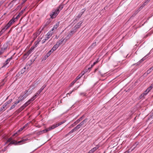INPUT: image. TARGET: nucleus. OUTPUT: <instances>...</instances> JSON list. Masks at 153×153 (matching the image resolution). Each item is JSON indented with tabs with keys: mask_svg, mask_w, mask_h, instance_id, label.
<instances>
[{
	"mask_svg": "<svg viewBox=\"0 0 153 153\" xmlns=\"http://www.w3.org/2000/svg\"><path fill=\"white\" fill-rule=\"evenodd\" d=\"M63 7V5H60L56 9L53 10L52 13L50 15L51 18L53 19L56 17L59 12L62 9Z\"/></svg>",
	"mask_w": 153,
	"mask_h": 153,
	"instance_id": "nucleus-1",
	"label": "nucleus"
},
{
	"mask_svg": "<svg viewBox=\"0 0 153 153\" xmlns=\"http://www.w3.org/2000/svg\"><path fill=\"white\" fill-rule=\"evenodd\" d=\"M33 89V88L31 89V88H30L28 90L25 91L22 95H21L22 97L24 99L28 95L31 94L32 92V90Z\"/></svg>",
	"mask_w": 153,
	"mask_h": 153,
	"instance_id": "nucleus-2",
	"label": "nucleus"
},
{
	"mask_svg": "<svg viewBox=\"0 0 153 153\" xmlns=\"http://www.w3.org/2000/svg\"><path fill=\"white\" fill-rule=\"evenodd\" d=\"M84 74H82L81 75H78L77 77L71 83V84L69 85L70 87H72V86L74 83L77 81V80H78V79H79Z\"/></svg>",
	"mask_w": 153,
	"mask_h": 153,
	"instance_id": "nucleus-3",
	"label": "nucleus"
},
{
	"mask_svg": "<svg viewBox=\"0 0 153 153\" xmlns=\"http://www.w3.org/2000/svg\"><path fill=\"white\" fill-rule=\"evenodd\" d=\"M42 91L40 89L37 92L36 94L33 98L28 100V102H29L30 101H32L34 100L36 98L37 95H39L41 92Z\"/></svg>",
	"mask_w": 153,
	"mask_h": 153,
	"instance_id": "nucleus-4",
	"label": "nucleus"
},
{
	"mask_svg": "<svg viewBox=\"0 0 153 153\" xmlns=\"http://www.w3.org/2000/svg\"><path fill=\"white\" fill-rule=\"evenodd\" d=\"M54 31H53L51 30L49 31L46 35V38L47 39H48L54 33Z\"/></svg>",
	"mask_w": 153,
	"mask_h": 153,
	"instance_id": "nucleus-5",
	"label": "nucleus"
},
{
	"mask_svg": "<svg viewBox=\"0 0 153 153\" xmlns=\"http://www.w3.org/2000/svg\"><path fill=\"white\" fill-rule=\"evenodd\" d=\"M30 101L29 102L28 101L24 105L20 108L19 109V110L21 111L23 110L26 106H27L28 105V104L30 103Z\"/></svg>",
	"mask_w": 153,
	"mask_h": 153,
	"instance_id": "nucleus-6",
	"label": "nucleus"
},
{
	"mask_svg": "<svg viewBox=\"0 0 153 153\" xmlns=\"http://www.w3.org/2000/svg\"><path fill=\"white\" fill-rule=\"evenodd\" d=\"M59 23H56L55 25H54L53 28L51 30L54 31V32L57 30V28L58 27L59 25Z\"/></svg>",
	"mask_w": 153,
	"mask_h": 153,
	"instance_id": "nucleus-7",
	"label": "nucleus"
},
{
	"mask_svg": "<svg viewBox=\"0 0 153 153\" xmlns=\"http://www.w3.org/2000/svg\"><path fill=\"white\" fill-rule=\"evenodd\" d=\"M88 121V119H84L83 121L81 122L79 125L81 126L83 125H85L86 123Z\"/></svg>",
	"mask_w": 153,
	"mask_h": 153,
	"instance_id": "nucleus-8",
	"label": "nucleus"
},
{
	"mask_svg": "<svg viewBox=\"0 0 153 153\" xmlns=\"http://www.w3.org/2000/svg\"><path fill=\"white\" fill-rule=\"evenodd\" d=\"M59 47V46H58V45H57V44H56L54 45L53 48L51 50L52 51V52H53L54 51H55Z\"/></svg>",
	"mask_w": 153,
	"mask_h": 153,
	"instance_id": "nucleus-9",
	"label": "nucleus"
},
{
	"mask_svg": "<svg viewBox=\"0 0 153 153\" xmlns=\"http://www.w3.org/2000/svg\"><path fill=\"white\" fill-rule=\"evenodd\" d=\"M12 59V58L10 57L7 59L4 64L3 67H6L9 62Z\"/></svg>",
	"mask_w": 153,
	"mask_h": 153,
	"instance_id": "nucleus-10",
	"label": "nucleus"
},
{
	"mask_svg": "<svg viewBox=\"0 0 153 153\" xmlns=\"http://www.w3.org/2000/svg\"><path fill=\"white\" fill-rule=\"evenodd\" d=\"M24 99L21 96H20L19 97V100L15 102V105H17L18 103H19L20 101H22Z\"/></svg>",
	"mask_w": 153,
	"mask_h": 153,
	"instance_id": "nucleus-11",
	"label": "nucleus"
},
{
	"mask_svg": "<svg viewBox=\"0 0 153 153\" xmlns=\"http://www.w3.org/2000/svg\"><path fill=\"white\" fill-rule=\"evenodd\" d=\"M25 128V126H23L22 128H20L18 131L17 132L15 133L13 136V137L14 136H15L17 135L19 132H20V131H22L24 128Z\"/></svg>",
	"mask_w": 153,
	"mask_h": 153,
	"instance_id": "nucleus-12",
	"label": "nucleus"
},
{
	"mask_svg": "<svg viewBox=\"0 0 153 153\" xmlns=\"http://www.w3.org/2000/svg\"><path fill=\"white\" fill-rule=\"evenodd\" d=\"M64 39L63 38H62L56 44L58 45L59 46L60 45L62 44L63 42Z\"/></svg>",
	"mask_w": 153,
	"mask_h": 153,
	"instance_id": "nucleus-13",
	"label": "nucleus"
},
{
	"mask_svg": "<svg viewBox=\"0 0 153 153\" xmlns=\"http://www.w3.org/2000/svg\"><path fill=\"white\" fill-rule=\"evenodd\" d=\"M98 147H95L93 148L91 150L89 151L88 153H93L98 149Z\"/></svg>",
	"mask_w": 153,
	"mask_h": 153,
	"instance_id": "nucleus-14",
	"label": "nucleus"
},
{
	"mask_svg": "<svg viewBox=\"0 0 153 153\" xmlns=\"http://www.w3.org/2000/svg\"><path fill=\"white\" fill-rule=\"evenodd\" d=\"M150 0H147L140 7V8H139V10H138V12H139L141 9L145 5H146V4L147 3V1H149Z\"/></svg>",
	"mask_w": 153,
	"mask_h": 153,
	"instance_id": "nucleus-15",
	"label": "nucleus"
},
{
	"mask_svg": "<svg viewBox=\"0 0 153 153\" xmlns=\"http://www.w3.org/2000/svg\"><path fill=\"white\" fill-rule=\"evenodd\" d=\"M18 143V142H17L15 140H13L11 141L10 143L9 144V145L11 144L16 145Z\"/></svg>",
	"mask_w": 153,
	"mask_h": 153,
	"instance_id": "nucleus-16",
	"label": "nucleus"
},
{
	"mask_svg": "<svg viewBox=\"0 0 153 153\" xmlns=\"http://www.w3.org/2000/svg\"><path fill=\"white\" fill-rule=\"evenodd\" d=\"M27 140H28L27 139H23L22 140L18 141V143H22H22H24L25 141Z\"/></svg>",
	"mask_w": 153,
	"mask_h": 153,
	"instance_id": "nucleus-17",
	"label": "nucleus"
},
{
	"mask_svg": "<svg viewBox=\"0 0 153 153\" xmlns=\"http://www.w3.org/2000/svg\"><path fill=\"white\" fill-rule=\"evenodd\" d=\"M52 51L51 50L50 51L46 54L45 55V57L48 58V56H49L51 54V53H52Z\"/></svg>",
	"mask_w": 153,
	"mask_h": 153,
	"instance_id": "nucleus-18",
	"label": "nucleus"
},
{
	"mask_svg": "<svg viewBox=\"0 0 153 153\" xmlns=\"http://www.w3.org/2000/svg\"><path fill=\"white\" fill-rule=\"evenodd\" d=\"M15 19H12L8 23L10 25H11L13 23L15 22Z\"/></svg>",
	"mask_w": 153,
	"mask_h": 153,
	"instance_id": "nucleus-19",
	"label": "nucleus"
},
{
	"mask_svg": "<svg viewBox=\"0 0 153 153\" xmlns=\"http://www.w3.org/2000/svg\"><path fill=\"white\" fill-rule=\"evenodd\" d=\"M11 25L8 23L3 28H5V30L7 29L9 27H10Z\"/></svg>",
	"mask_w": 153,
	"mask_h": 153,
	"instance_id": "nucleus-20",
	"label": "nucleus"
},
{
	"mask_svg": "<svg viewBox=\"0 0 153 153\" xmlns=\"http://www.w3.org/2000/svg\"><path fill=\"white\" fill-rule=\"evenodd\" d=\"M48 131L47 129H45V130L42 131L40 132V134H42L43 133H45L48 132Z\"/></svg>",
	"mask_w": 153,
	"mask_h": 153,
	"instance_id": "nucleus-21",
	"label": "nucleus"
},
{
	"mask_svg": "<svg viewBox=\"0 0 153 153\" xmlns=\"http://www.w3.org/2000/svg\"><path fill=\"white\" fill-rule=\"evenodd\" d=\"M78 88V87H75V88H74V89H73V90L71 92H70V93H68L67 94V95L68 94H71L72 93V92L74 91V90H76L77 89V88Z\"/></svg>",
	"mask_w": 153,
	"mask_h": 153,
	"instance_id": "nucleus-22",
	"label": "nucleus"
},
{
	"mask_svg": "<svg viewBox=\"0 0 153 153\" xmlns=\"http://www.w3.org/2000/svg\"><path fill=\"white\" fill-rule=\"evenodd\" d=\"M85 10L83 9L82 10V11L81 12V13L79 15L78 18H80L81 17V16L82 14Z\"/></svg>",
	"mask_w": 153,
	"mask_h": 153,
	"instance_id": "nucleus-23",
	"label": "nucleus"
},
{
	"mask_svg": "<svg viewBox=\"0 0 153 153\" xmlns=\"http://www.w3.org/2000/svg\"><path fill=\"white\" fill-rule=\"evenodd\" d=\"M152 85H151L146 89L147 91L148 92H149L150 90L152 89Z\"/></svg>",
	"mask_w": 153,
	"mask_h": 153,
	"instance_id": "nucleus-24",
	"label": "nucleus"
},
{
	"mask_svg": "<svg viewBox=\"0 0 153 153\" xmlns=\"http://www.w3.org/2000/svg\"><path fill=\"white\" fill-rule=\"evenodd\" d=\"M32 50H30L27 53L25 54V56H28L30 54Z\"/></svg>",
	"mask_w": 153,
	"mask_h": 153,
	"instance_id": "nucleus-25",
	"label": "nucleus"
},
{
	"mask_svg": "<svg viewBox=\"0 0 153 153\" xmlns=\"http://www.w3.org/2000/svg\"><path fill=\"white\" fill-rule=\"evenodd\" d=\"M6 105H3V106L0 109V111H2L6 107Z\"/></svg>",
	"mask_w": 153,
	"mask_h": 153,
	"instance_id": "nucleus-26",
	"label": "nucleus"
},
{
	"mask_svg": "<svg viewBox=\"0 0 153 153\" xmlns=\"http://www.w3.org/2000/svg\"><path fill=\"white\" fill-rule=\"evenodd\" d=\"M76 130L75 128H74L73 129H72L71 131H70L69 132V134H71V133H72L74 131H76Z\"/></svg>",
	"mask_w": 153,
	"mask_h": 153,
	"instance_id": "nucleus-27",
	"label": "nucleus"
},
{
	"mask_svg": "<svg viewBox=\"0 0 153 153\" xmlns=\"http://www.w3.org/2000/svg\"><path fill=\"white\" fill-rule=\"evenodd\" d=\"M15 105V102H14V104L10 108V110H11V109H12L13 108H14L15 107V106L16 105Z\"/></svg>",
	"mask_w": 153,
	"mask_h": 153,
	"instance_id": "nucleus-28",
	"label": "nucleus"
},
{
	"mask_svg": "<svg viewBox=\"0 0 153 153\" xmlns=\"http://www.w3.org/2000/svg\"><path fill=\"white\" fill-rule=\"evenodd\" d=\"M5 31V28H3L1 31L0 32V36L1 35V34L4 33V32Z\"/></svg>",
	"mask_w": 153,
	"mask_h": 153,
	"instance_id": "nucleus-29",
	"label": "nucleus"
},
{
	"mask_svg": "<svg viewBox=\"0 0 153 153\" xmlns=\"http://www.w3.org/2000/svg\"><path fill=\"white\" fill-rule=\"evenodd\" d=\"M46 85L45 84H44L41 88L40 89L42 91L46 87Z\"/></svg>",
	"mask_w": 153,
	"mask_h": 153,
	"instance_id": "nucleus-30",
	"label": "nucleus"
},
{
	"mask_svg": "<svg viewBox=\"0 0 153 153\" xmlns=\"http://www.w3.org/2000/svg\"><path fill=\"white\" fill-rule=\"evenodd\" d=\"M48 39H47V38L46 37L45 39H42V44L44 43L47 40H48Z\"/></svg>",
	"mask_w": 153,
	"mask_h": 153,
	"instance_id": "nucleus-31",
	"label": "nucleus"
},
{
	"mask_svg": "<svg viewBox=\"0 0 153 153\" xmlns=\"http://www.w3.org/2000/svg\"><path fill=\"white\" fill-rule=\"evenodd\" d=\"M81 126L79 124H78L77 126L75 128L76 129V130L78 129L79 128L81 127Z\"/></svg>",
	"mask_w": 153,
	"mask_h": 153,
	"instance_id": "nucleus-32",
	"label": "nucleus"
},
{
	"mask_svg": "<svg viewBox=\"0 0 153 153\" xmlns=\"http://www.w3.org/2000/svg\"><path fill=\"white\" fill-rule=\"evenodd\" d=\"M50 127H51V129L52 130L56 127L55 125H53Z\"/></svg>",
	"mask_w": 153,
	"mask_h": 153,
	"instance_id": "nucleus-33",
	"label": "nucleus"
},
{
	"mask_svg": "<svg viewBox=\"0 0 153 153\" xmlns=\"http://www.w3.org/2000/svg\"><path fill=\"white\" fill-rule=\"evenodd\" d=\"M50 127H51V129L52 130L56 127L55 125H53Z\"/></svg>",
	"mask_w": 153,
	"mask_h": 153,
	"instance_id": "nucleus-34",
	"label": "nucleus"
},
{
	"mask_svg": "<svg viewBox=\"0 0 153 153\" xmlns=\"http://www.w3.org/2000/svg\"><path fill=\"white\" fill-rule=\"evenodd\" d=\"M74 33V31H70L69 34H68V35H70V36H71V35H72L73 33Z\"/></svg>",
	"mask_w": 153,
	"mask_h": 153,
	"instance_id": "nucleus-35",
	"label": "nucleus"
},
{
	"mask_svg": "<svg viewBox=\"0 0 153 153\" xmlns=\"http://www.w3.org/2000/svg\"><path fill=\"white\" fill-rule=\"evenodd\" d=\"M145 96L143 93L142 94H141L140 96V99H142Z\"/></svg>",
	"mask_w": 153,
	"mask_h": 153,
	"instance_id": "nucleus-36",
	"label": "nucleus"
},
{
	"mask_svg": "<svg viewBox=\"0 0 153 153\" xmlns=\"http://www.w3.org/2000/svg\"><path fill=\"white\" fill-rule=\"evenodd\" d=\"M98 61H97L96 62H94L93 64L92 65H91V68H92L93 67V66H94L96 64H97V63H98Z\"/></svg>",
	"mask_w": 153,
	"mask_h": 153,
	"instance_id": "nucleus-37",
	"label": "nucleus"
},
{
	"mask_svg": "<svg viewBox=\"0 0 153 153\" xmlns=\"http://www.w3.org/2000/svg\"><path fill=\"white\" fill-rule=\"evenodd\" d=\"M80 122V120H78V119L76 121L74 124H75V125H76L78 123H79Z\"/></svg>",
	"mask_w": 153,
	"mask_h": 153,
	"instance_id": "nucleus-38",
	"label": "nucleus"
},
{
	"mask_svg": "<svg viewBox=\"0 0 153 153\" xmlns=\"http://www.w3.org/2000/svg\"><path fill=\"white\" fill-rule=\"evenodd\" d=\"M149 92H147V90H146L143 93V94L145 95L146 96L147 94V93H148Z\"/></svg>",
	"mask_w": 153,
	"mask_h": 153,
	"instance_id": "nucleus-39",
	"label": "nucleus"
},
{
	"mask_svg": "<svg viewBox=\"0 0 153 153\" xmlns=\"http://www.w3.org/2000/svg\"><path fill=\"white\" fill-rule=\"evenodd\" d=\"M12 138L11 137V138H9V139L8 140H7V141L8 142H11V141H12Z\"/></svg>",
	"mask_w": 153,
	"mask_h": 153,
	"instance_id": "nucleus-40",
	"label": "nucleus"
},
{
	"mask_svg": "<svg viewBox=\"0 0 153 153\" xmlns=\"http://www.w3.org/2000/svg\"><path fill=\"white\" fill-rule=\"evenodd\" d=\"M146 59L145 57H143V58H142L141 60L140 61V62H141L142 61H144L145 59Z\"/></svg>",
	"mask_w": 153,
	"mask_h": 153,
	"instance_id": "nucleus-41",
	"label": "nucleus"
},
{
	"mask_svg": "<svg viewBox=\"0 0 153 153\" xmlns=\"http://www.w3.org/2000/svg\"><path fill=\"white\" fill-rule=\"evenodd\" d=\"M55 125H56V127H58V126H60V125H61L60 124V123H58V124H55Z\"/></svg>",
	"mask_w": 153,
	"mask_h": 153,
	"instance_id": "nucleus-42",
	"label": "nucleus"
},
{
	"mask_svg": "<svg viewBox=\"0 0 153 153\" xmlns=\"http://www.w3.org/2000/svg\"><path fill=\"white\" fill-rule=\"evenodd\" d=\"M47 130L48 131H50L51 130V127H50L49 128L47 129Z\"/></svg>",
	"mask_w": 153,
	"mask_h": 153,
	"instance_id": "nucleus-43",
	"label": "nucleus"
},
{
	"mask_svg": "<svg viewBox=\"0 0 153 153\" xmlns=\"http://www.w3.org/2000/svg\"><path fill=\"white\" fill-rule=\"evenodd\" d=\"M40 41V40H37V43L36 44V45L37 44H38L39 43V42Z\"/></svg>",
	"mask_w": 153,
	"mask_h": 153,
	"instance_id": "nucleus-44",
	"label": "nucleus"
},
{
	"mask_svg": "<svg viewBox=\"0 0 153 153\" xmlns=\"http://www.w3.org/2000/svg\"><path fill=\"white\" fill-rule=\"evenodd\" d=\"M152 68H150L149 70H148L147 71V73L148 74L150 72V70H151Z\"/></svg>",
	"mask_w": 153,
	"mask_h": 153,
	"instance_id": "nucleus-45",
	"label": "nucleus"
},
{
	"mask_svg": "<svg viewBox=\"0 0 153 153\" xmlns=\"http://www.w3.org/2000/svg\"><path fill=\"white\" fill-rule=\"evenodd\" d=\"M83 117H81V118H80L79 119H78V120H80V121H81Z\"/></svg>",
	"mask_w": 153,
	"mask_h": 153,
	"instance_id": "nucleus-46",
	"label": "nucleus"
},
{
	"mask_svg": "<svg viewBox=\"0 0 153 153\" xmlns=\"http://www.w3.org/2000/svg\"><path fill=\"white\" fill-rule=\"evenodd\" d=\"M65 121H63L62 122H60V124L61 125L62 124H63V123H65Z\"/></svg>",
	"mask_w": 153,
	"mask_h": 153,
	"instance_id": "nucleus-47",
	"label": "nucleus"
},
{
	"mask_svg": "<svg viewBox=\"0 0 153 153\" xmlns=\"http://www.w3.org/2000/svg\"><path fill=\"white\" fill-rule=\"evenodd\" d=\"M27 0H22L23 3L25 2Z\"/></svg>",
	"mask_w": 153,
	"mask_h": 153,
	"instance_id": "nucleus-48",
	"label": "nucleus"
},
{
	"mask_svg": "<svg viewBox=\"0 0 153 153\" xmlns=\"http://www.w3.org/2000/svg\"><path fill=\"white\" fill-rule=\"evenodd\" d=\"M28 124H25V126H25V128L28 126Z\"/></svg>",
	"mask_w": 153,
	"mask_h": 153,
	"instance_id": "nucleus-49",
	"label": "nucleus"
},
{
	"mask_svg": "<svg viewBox=\"0 0 153 153\" xmlns=\"http://www.w3.org/2000/svg\"><path fill=\"white\" fill-rule=\"evenodd\" d=\"M28 124H25V126H25V128L28 126Z\"/></svg>",
	"mask_w": 153,
	"mask_h": 153,
	"instance_id": "nucleus-50",
	"label": "nucleus"
},
{
	"mask_svg": "<svg viewBox=\"0 0 153 153\" xmlns=\"http://www.w3.org/2000/svg\"><path fill=\"white\" fill-rule=\"evenodd\" d=\"M81 24V23H78V26L80 25V24Z\"/></svg>",
	"mask_w": 153,
	"mask_h": 153,
	"instance_id": "nucleus-51",
	"label": "nucleus"
},
{
	"mask_svg": "<svg viewBox=\"0 0 153 153\" xmlns=\"http://www.w3.org/2000/svg\"><path fill=\"white\" fill-rule=\"evenodd\" d=\"M2 52H1H1H0V55H1V54H2Z\"/></svg>",
	"mask_w": 153,
	"mask_h": 153,
	"instance_id": "nucleus-52",
	"label": "nucleus"
},
{
	"mask_svg": "<svg viewBox=\"0 0 153 153\" xmlns=\"http://www.w3.org/2000/svg\"><path fill=\"white\" fill-rule=\"evenodd\" d=\"M19 17L18 16H17V17H16V19H17V18H19Z\"/></svg>",
	"mask_w": 153,
	"mask_h": 153,
	"instance_id": "nucleus-53",
	"label": "nucleus"
},
{
	"mask_svg": "<svg viewBox=\"0 0 153 153\" xmlns=\"http://www.w3.org/2000/svg\"><path fill=\"white\" fill-rule=\"evenodd\" d=\"M97 69H96L95 70V71H97Z\"/></svg>",
	"mask_w": 153,
	"mask_h": 153,
	"instance_id": "nucleus-54",
	"label": "nucleus"
},
{
	"mask_svg": "<svg viewBox=\"0 0 153 153\" xmlns=\"http://www.w3.org/2000/svg\"><path fill=\"white\" fill-rule=\"evenodd\" d=\"M124 153H128V152H125Z\"/></svg>",
	"mask_w": 153,
	"mask_h": 153,
	"instance_id": "nucleus-55",
	"label": "nucleus"
},
{
	"mask_svg": "<svg viewBox=\"0 0 153 153\" xmlns=\"http://www.w3.org/2000/svg\"><path fill=\"white\" fill-rule=\"evenodd\" d=\"M71 126L72 127L73 126V124L72 125H71Z\"/></svg>",
	"mask_w": 153,
	"mask_h": 153,
	"instance_id": "nucleus-56",
	"label": "nucleus"
},
{
	"mask_svg": "<svg viewBox=\"0 0 153 153\" xmlns=\"http://www.w3.org/2000/svg\"><path fill=\"white\" fill-rule=\"evenodd\" d=\"M1 112V111H0V113Z\"/></svg>",
	"mask_w": 153,
	"mask_h": 153,
	"instance_id": "nucleus-57",
	"label": "nucleus"
}]
</instances>
